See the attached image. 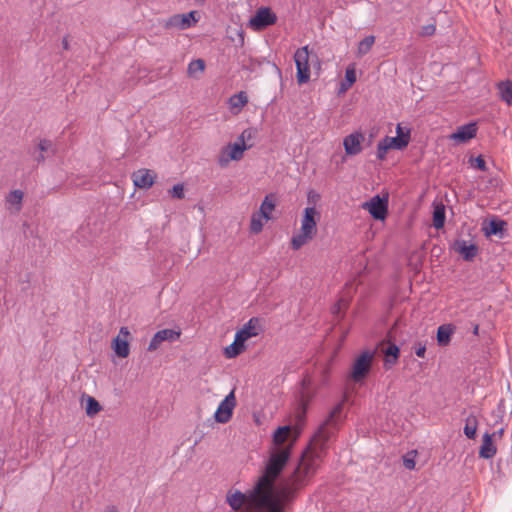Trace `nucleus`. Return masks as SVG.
<instances>
[{
  "label": "nucleus",
  "instance_id": "1",
  "mask_svg": "<svg viewBox=\"0 0 512 512\" xmlns=\"http://www.w3.org/2000/svg\"><path fill=\"white\" fill-rule=\"evenodd\" d=\"M307 405L308 402L302 399L295 415V424L278 427L274 432L275 447L254 487L248 493L228 492L227 502L233 510L245 507L254 512H284V505L292 502L298 491L308 485L320 466L327 442L339 428L343 403H338L331 410L302 453L297 466L276 487V481L290 458L291 447L285 443L294 442L299 437L305 424Z\"/></svg>",
  "mask_w": 512,
  "mask_h": 512
},
{
  "label": "nucleus",
  "instance_id": "2",
  "mask_svg": "<svg viewBox=\"0 0 512 512\" xmlns=\"http://www.w3.org/2000/svg\"><path fill=\"white\" fill-rule=\"evenodd\" d=\"M319 218L320 214L315 207L305 208L300 233L291 239L292 249L298 250L314 238L317 233V221Z\"/></svg>",
  "mask_w": 512,
  "mask_h": 512
},
{
  "label": "nucleus",
  "instance_id": "3",
  "mask_svg": "<svg viewBox=\"0 0 512 512\" xmlns=\"http://www.w3.org/2000/svg\"><path fill=\"white\" fill-rule=\"evenodd\" d=\"M374 356L375 352L365 350L361 352V354L358 357H356L352 364L350 373V378L354 382H362L367 377L371 370Z\"/></svg>",
  "mask_w": 512,
  "mask_h": 512
},
{
  "label": "nucleus",
  "instance_id": "4",
  "mask_svg": "<svg viewBox=\"0 0 512 512\" xmlns=\"http://www.w3.org/2000/svg\"><path fill=\"white\" fill-rule=\"evenodd\" d=\"M311 58H317V56L311 55L308 46L298 48L294 54V61L296 64V78L299 84H305L310 80V65L309 61Z\"/></svg>",
  "mask_w": 512,
  "mask_h": 512
},
{
  "label": "nucleus",
  "instance_id": "5",
  "mask_svg": "<svg viewBox=\"0 0 512 512\" xmlns=\"http://www.w3.org/2000/svg\"><path fill=\"white\" fill-rule=\"evenodd\" d=\"M200 19L198 11H190L185 14H176L167 19L164 23L165 29L186 30L192 28Z\"/></svg>",
  "mask_w": 512,
  "mask_h": 512
},
{
  "label": "nucleus",
  "instance_id": "6",
  "mask_svg": "<svg viewBox=\"0 0 512 512\" xmlns=\"http://www.w3.org/2000/svg\"><path fill=\"white\" fill-rule=\"evenodd\" d=\"M252 143L243 144L239 140L233 144H228L222 149L221 155L219 156L218 163L221 167L226 166L230 160L238 161L243 157L245 150L252 147Z\"/></svg>",
  "mask_w": 512,
  "mask_h": 512
},
{
  "label": "nucleus",
  "instance_id": "7",
  "mask_svg": "<svg viewBox=\"0 0 512 512\" xmlns=\"http://www.w3.org/2000/svg\"><path fill=\"white\" fill-rule=\"evenodd\" d=\"M277 20L275 13L268 7L259 8L255 15L250 18L248 27L253 30H262L274 24Z\"/></svg>",
  "mask_w": 512,
  "mask_h": 512
},
{
  "label": "nucleus",
  "instance_id": "8",
  "mask_svg": "<svg viewBox=\"0 0 512 512\" xmlns=\"http://www.w3.org/2000/svg\"><path fill=\"white\" fill-rule=\"evenodd\" d=\"M236 406V398L234 391H231L223 401L219 404L216 412H215V420L218 423L225 424L227 423L233 414V410Z\"/></svg>",
  "mask_w": 512,
  "mask_h": 512
},
{
  "label": "nucleus",
  "instance_id": "9",
  "mask_svg": "<svg viewBox=\"0 0 512 512\" xmlns=\"http://www.w3.org/2000/svg\"><path fill=\"white\" fill-rule=\"evenodd\" d=\"M362 207L366 209L374 219L384 220L387 215L388 200L387 198H381L379 195H376L372 197L370 201L365 202Z\"/></svg>",
  "mask_w": 512,
  "mask_h": 512
},
{
  "label": "nucleus",
  "instance_id": "10",
  "mask_svg": "<svg viewBox=\"0 0 512 512\" xmlns=\"http://www.w3.org/2000/svg\"><path fill=\"white\" fill-rule=\"evenodd\" d=\"M180 337V332L173 329H162L156 332L151 339L148 351H155L164 341H175Z\"/></svg>",
  "mask_w": 512,
  "mask_h": 512
},
{
  "label": "nucleus",
  "instance_id": "11",
  "mask_svg": "<svg viewBox=\"0 0 512 512\" xmlns=\"http://www.w3.org/2000/svg\"><path fill=\"white\" fill-rule=\"evenodd\" d=\"M262 330L261 319L253 317L236 333V336L245 342L249 338L259 335Z\"/></svg>",
  "mask_w": 512,
  "mask_h": 512
},
{
  "label": "nucleus",
  "instance_id": "12",
  "mask_svg": "<svg viewBox=\"0 0 512 512\" xmlns=\"http://www.w3.org/2000/svg\"><path fill=\"white\" fill-rule=\"evenodd\" d=\"M364 135L360 132L352 133L344 138L343 145L347 155H357L362 151L361 142Z\"/></svg>",
  "mask_w": 512,
  "mask_h": 512
},
{
  "label": "nucleus",
  "instance_id": "13",
  "mask_svg": "<svg viewBox=\"0 0 512 512\" xmlns=\"http://www.w3.org/2000/svg\"><path fill=\"white\" fill-rule=\"evenodd\" d=\"M134 185L138 188H150L155 179V174L148 169H139L132 174Z\"/></svg>",
  "mask_w": 512,
  "mask_h": 512
},
{
  "label": "nucleus",
  "instance_id": "14",
  "mask_svg": "<svg viewBox=\"0 0 512 512\" xmlns=\"http://www.w3.org/2000/svg\"><path fill=\"white\" fill-rule=\"evenodd\" d=\"M454 250L459 253L465 261H472L477 253L478 246L475 244H467L465 240L458 239L454 242Z\"/></svg>",
  "mask_w": 512,
  "mask_h": 512
},
{
  "label": "nucleus",
  "instance_id": "15",
  "mask_svg": "<svg viewBox=\"0 0 512 512\" xmlns=\"http://www.w3.org/2000/svg\"><path fill=\"white\" fill-rule=\"evenodd\" d=\"M47 152L55 154L56 149L54 148L53 142L49 139H40L37 147L29 153L33 155L35 157V161L40 164L45 161L44 153Z\"/></svg>",
  "mask_w": 512,
  "mask_h": 512
},
{
  "label": "nucleus",
  "instance_id": "16",
  "mask_svg": "<svg viewBox=\"0 0 512 512\" xmlns=\"http://www.w3.org/2000/svg\"><path fill=\"white\" fill-rule=\"evenodd\" d=\"M477 133V126L475 123H469L463 125L457 129L455 133H453L450 137L453 140L459 142H467L468 140L474 138Z\"/></svg>",
  "mask_w": 512,
  "mask_h": 512
},
{
  "label": "nucleus",
  "instance_id": "17",
  "mask_svg": "<svg viewBox=\"0 0 512 512\" xmlns=\"http://www.w3.org/2000/svg\"><path fill=\"white\" fill-rule=\"evenodd\" d=\"M493 435L485 433L479 449V456L484 459H490L496 454V447L492 440Z\"/></svg>",
  "mask_w": 512,
  "mask_h": 512
},
{
  "label": "nucleus",
  "instance_id": "18",
  "mask_svg": "<svg viewBox=\"0 0 512 512\" xmlns=\"http://www.w3.org/2000/svg\"><path fill=\"white\" fill-rule=\"evenodd\" d=\"M275 206H276L275 195L268 194L265 196L263 202L261 203L260 210L258 212L264 216L265 220H270L271 212L275 209Z\"/></svg>",
  "mask_w": 512,
  "mask_h": 512
},
{
  "label": "nucleus",
  "instance_id": "19",
  "mask_svg": "<svg viewBox=\"0 0 512 512\" xmlns=\"http://www.w3.org/2000/svg\"><path fill=\"white\" fill-rule=\"evenodd\" d=\"M497 89H498L500 98L505 103L512 106V81L506 80V81L499 82L497 84Z\"/></svg>",
  "mask_w": 512,
  "mask_h": 512
},
{
  "label": "nucleus",
  "instance_id": "20",
  "mask_svg": "<svg viewBox=\"0 0 512 512\" xmlns=\"http://www.w3.org/2000/svg\"><path fill=\"white\" fill-rule=\"evenodd\" d=\"M206 67L203 59H196L189 63L187 68V75L190 78L199 79L200 75L204 72Z\"/></svg>",
  "mask_w": 512,
  "mask_h": 512
},
{
  "label": "nucleus",
  "instance_id": "21",
  "mask_svg": "<svg viewBox=\"0 0 512 512\" xmlns=\"http://www.w3.org/2000/svg\"><path fill=\"white\" fill-rule=\"evenodd\" d=\"M245 342L239 340L235 335V340L232 344L227 346L224 350V354L227 358H235L245 350Z\"/></svg>",
  "mask_w": 512,
  "mask_h": 512
},
{
  "label": "nucleus",
  "instance_id": "22",
  "mask_svg": "<svg viewBox=\"0 0 512 512\" xmlns=\"http://www.w3.org/2000/svg\"><path fill=\"white\" fill-rule=\"evenodd\" d=\"M453 331L454 329L450 324H444L439 326L437 329L438 344L441 346L447 345L451 340V335L453 334Z\"/></svg>",
  "mask_w": 512,
  "mask_h": 512
},
{
  "label": "nucleus",
  "instance_id": "23",
  "mask_svg": "<svg viewBox=\"0 0 512 512\" xmlns=\"http://www.w3.org/2000/svg\"><path fill=\"white\" fill-rule=\"evenodd\" d=\"M112 347L118 357L126 358L129 355L128 341L120 336L114 338Z\"/></svg>",
  "mask_w": 512,
  "mask_h": 512
},
{
  "label": "nucleus",
  "instance_id": "24",
  "mask_svg": "<svg viewBox=\"0 0 512 512\" xmlns=\"http://www.w3.org/2000/svg\"><path fill=\"white\" fill-rule=\"evenodd\" d=\"M445 218V206L443 204L436 205L433 211V226L436 229L443 228L445 224Z\"/></svg>",
  "mask_w": 512,
  "mask_h": 512
},
{
  "label": "nucleus",
  "instance_id": "25",
  "mask_svg": "<svg viewBox=\"0 0 512 512\" xmlns=\"http://www.w3.org/2000/svg\"><path fill=\"white\" fill-rule=\"evenodd\" d=\"M506 225V222L501 219H493L490 221L489 226L485 228V235H499L502 237L503 229Z\"/></svg>",
  "mask_w": 512,
  "mask_h": 512
},
{
  "label": "nucleus",
  "instance_id": "26",
  "mask_svg": "<svg viewBox=\"0 0 512 512\" xmlns=\"http://www.w3.org/2000/svg\"><path fill=\"white\" fill-rule=\"evenodd\" d=\"M478 420L475 415H469L465 420L464 434L469 439H474L476 436Z\"/></svg>",
  "mask_w": 512,
  "mask_h": 512
},
{
  "label": "nucleus",
  "instance_id": "27",
  "mask_svg": "<svg viewBox=\"0 0 512 512\" xmlns=\"http://www.w3.org/2000/svg\"><path fill=\"white\" fill-rule=\"evenodd\" d=\"M23 196L24 194L21 190H13L7 195L6 201L10 205L15 206V211L19 212L22 207Z\"/></svg>",
  "mask_w": 512,
  "mask_h": 512
},
{
  "label": "nucleus",
  "instance_id": "28",
  "mask_svg": "<svg viewBox=\"0 0 512 512\" xmlns=\"http://www.w3.org/2000/svg\"><path fill=\"white\" fill-rule=\"evenodd\" d=\"M410 140L409 131L406 132V135H400L396 137H390L389 141L391 143L392 149L402 150L407 147Z\"/></svg>",
  "mask_w": 512,
  "mask_h": 512
},
{
  "label": "nucleus",
  "instance_id": "29",
  "mask_svg": "<svg viewBox=\"0 0 512 512\" xmlns=\"http://www.w3.org/2000/svg\"><path fill=\"white\" fill-rule=\"evenodd\" d=\"M101 409H102L101 405L94 397L87 396L85 410H86V414L89 417L95 416L98 412L101 411Z\"/></svg>",
  "mask_w": 512,
  "mask_h": 512
},
{
  "label": "nucleus",
  "instance_id": "30",
  "mask_svg": "<svg viewBox=\"0 0 512 512\" xmlns=\"http://www.w3.org/2000/svg\"><path fill=\"white\" fill-rule=\"evenodd\" d=\"M400 353V349L395 344H389V346L384 350V354L386 356V363L391 365L395 364L398 360Z\"/></svg>",
  "mask_w": 512,
  "mask_h": 512
},
{
  "label": "nucleus",
  "instance_id": "31",
  "mask_svg": "<svg viewBox=\"0 0 512 512\" xmlns=\"http://www.w3.org/2000/svg\"><path fill=\"white\" fill-rule=\"evenodd\" d=\"M374 42L375 37L373 35L365 37L358 45L357 56L362 57L363 55L367 54Z\"/></svg>",
  "mask_w": 512,
  "mask_h": 512
},
{
  "label": "nucleus",
  "instance_id": "32",
  "mask_svg": "<svg viewBox=\"0 0 512 512\" xmlns=\"http://www.w3.org/2000/svg\"><path fill=\"white\" fill-rule=\"evenodd\" d=\"M230 105L232 108H238V109H241L243 108L247 102H248V97H247V94L244 92V91H241L235 95H233L230 100Z\"/></svg>",
  "mask_w": 512,
  "mask_h": 512
},
{
  "label": "nucleus",
  "instance_id": "33",
  "mask_svg": "<svg viewBox=\"0 0 512 512\" xmlns=\"http://www.w3.org/2000/svg\"><path fill=\"white\" fill-rule=\"evenodd\" d=\"M264 216L259 212L253 213L251 217L250 230L252 233L258 234L263 229V220Z\"/></svg>",
  "mask_w": 512,
  "mask_h": 512
},
{
  "label": "nucleus",
  "instance_id": "34",
  "mask_svg": "<svg viewBox=\"0 0 512 512\" xmlns=\"http://www.w3.org/2000/svg\"><path fill=\"white\" fill-rule=\"evenodd\" d=\"M416 455H417V451L416 450H412V451L407 452L403 456V465H404V467L406 469L412 470V469L415 468V465H416V462H415Z\"/></svg>",
  "mask_w": 512,
  "mask_h": 512
},
{
  "label": "nucleus",
  "instance_id": "35",
  "mask_svg": "<svg viewBox=\"0 0 512 512\" xmlns=\"http://www.w3.org/2000/svg\"><path fill=\"white\" fill-rule=\"evenodd\" d=\"M256 135V130L253 128L245 129L241 135L238 137V140L243 144H248L250 140H252Z\"/></svg>",
  "mask_w": 512,
  "mask_h": 512
},
{
  "label": "nucleus",
  "instance_id": "36",
  "mask_svg": "<svg viewBox=\"0 0 512 512\" xmlns=\"http://www.w3.org/2000/svg\"><path fill=\"white\" fill-rule=\"evenodd\" d=\"M470 164L476 168V169H479L480 171H486L487 170V166H486V162L484 160V158L479 155L475 158H470Z\"/></svg>",
  "mask_w": 512,
  "mask_h": 512
},
{
  "label": "nucleus",
  "instance_id": "37",
  "mask_svg": "<svg viewBox=\"0 0 512 512\" xmlns=\"http://www.w3.org/2000/svg\"><path fill=\"white\" fill-rule=\"evenodd\" d=\"M347 86H352L356 81V72L353 66H348L345 72Z\"/></svg>",
  "mask_w": 512,
  "mask_h": 512
},
{
  "label": "nucleus",
  "instance_id": "38",
  "mask_svg": "<svg viewBox=\"0 0 512 512\" xmlns=\"http://www.w3.org/2000/svg\"><path fill=\"white\" fill-rule=\"evenodd\" d=\"M170 195L176 199L184 198V187L182 184H176L169 191Z\"/></svg>",
  "mask_w": 512,
  "mask_h": 512
},
{
  "label": "nucleus",
  "instance_id": "39",
  "mask_svg": "<svg viewBox=\"0 0 512 512\" xmlns=\"http://www.w3.org/2000/svg\"><path fill=\"white\" fill-rule=\"evenodd\" d=\"M388 150L389 149L387 148V146H382V145L378 144L377 145V158L379 160H384Z\"/></svg>",
  "mask_w": 512,
  "mask_h": 512
},
{
  "label": "nucleus",
  "instance_id": "40",
  "mask_svg": "<svg viewBox=\"0 0 512 512\" xmlns=\"http://www.w3.org/2000/svg\"><path fill=\"white\" fill-rule=\"evenodd\" d=\"M341 306L340 304H334L333 307L331 308V312L332 314L334 315V317L338 318V320L342 319L343 315H341Z\"/></svg>",
  "mask_w": 512,
  "mask_h": 512
},
{
  "label": "nucleus",
  "instance_id": "41",
  "mask_svg": "<svg viewBox=\"0 0 512 512\" xmlns=\"http://www.w3.org/2000/svg\"><path fill=\"white\" fill-rule=\"evenodd\" d=\"M425 352H426V347L424 345H421L420 343L418 344V347L416 348L415 350V354L418 356V357H421L423 358L425 356Z\"/></svg>",
  "mask_w": 512,
  "mask_h": 512
},
{
  "label": "nucleus",
  "instance_id": "42",
  "mask_svg": "<svg viewBox=\"0 0 512 512\" xmlns=\"http://www.w3.org/2000/svg\"><path fill=\"white\" fill-rule=\"evenodd\" d=\"M337 304H340L342 309H346L349 306V299L342 297L337 301Z\"/></svg>",
  "mask_w": 512,
  "mask_h": 512
},
{
  "label": "nucleus",
  "instance_id": "43",
  "mask_svg": "<svg viewBox=\"0 0 512 512\" xmlns=\"http://www.w3.org/2000/svg\"><path fill=\"white\" fill-rule=\"evenodd\" d=\"M389 139H390V137L386 136L378 144H380L382 146H387L388 149H392L391 148V143H390Z\"/></svg>",
  "mask_w": 512,
  "mask_h": 512
},
{
  "label": "nucleus",
  "instance_id": "44",
  "mask_svg": "<svg viewBox=\"0 0 512 512\" xmlns=\"http://www.w3.org/2000/svg\"><path fill=\"white\" fill-rule=\"evenodd\" d=\"M121 335H122V336H124V337H127V336H129V335H130V332H129V330H128V328H127V327H121V328H120V331H119V335H118V336H121Z\"/></svg>",
  "mask_w": 512,
  "mask_h": 512
},
{
  "label": "nucleus",
  "instance_id": "45",
  "mask_svg": "<svg viewBox=\"0 0 512 512\" xmlns=\"http://www.w3.org/2000/svg\"><path fill=\"white\" fill-rule=\"evenodd\" d=\"M396 132H397V136L406 135V133L403 132V130L399 124L397 125Z\"/></svg>",
  "mask_w": 512,
  "mask_h": 512
},
{
  "label": "nucleus",
  "instance_id": "46",
  "mask_svg": "<svg viewBox=\"0 0 512 512\" xmlns=\"http://www.w3.org/2000/svg\"><path fill=\"white\" fill-rule=\"evenodd\" d=\"M350 87H351V86H347L346 81H343V82L341 83V91H346V90H348Z\"/></svg>",
  "mask_w": 512,
  "mask_h": 512
},
{
  "label": "nucleus",
  "instance_id": "47",
  "mask_svg": "<svg viewBox=\"0 0 512 512\" xmlns=\"http://www.w3.org/2000/svg\"><path fill=\"white\" fill-rule=\"evenodd\" d=\"M473 334L478 335L479 334V325L475 324L473 327Z\"/></svg>",
  "mask_w": 512,
  "mask_h": 512
},
{
  "label": "nucleus",
  "instance_id": "48",
  "mask_svg": "<svg viewBox=\"0 0 512 512\" xmlns=\"http://www.w3.org/2000/svg\"><path fill=\"white\" fill-rule=\"evenodd\" d=\"M62 44H63V48H64V49H68V40H67V37L63 38Z\"/></svg>",
  "mask_w": 512,
  "mask_h": 512
},
{
  "label": "nucleus",
  "instance_id": "49",
  "mask_svg": "<svg viewBox=\"0 0 512 512\" xmlns=\"http://www.w3.org/2000/svg\"><path fill=\"white\" fill-rule=\"evenodd\" d=\"M503 432H504V430L500 429L499 431L493 433L492 435L494 436V435L498 434L499 436H501L503 434Z\"/></svg>",
  "mask_w": 512,
  "mask_h": 512
},
{
  "label": "nucleus",
  "instance_id": "50",
  "mask_svg": "<svg viewBox=\"0 0 512 512\" xmlns=\"http://www.w3.org/2000/svg\"><path fill=\"white\" fill-rule=\"evenodd\" d=\"M238 35L241 37V40L243 41V34L239 33Z\"/></svg>",
  "mask_w": 512,
  "mask_h": 512
},
{
  "label": "nucleus",
  "instance_id": "51",
  "mask_svg": "<svg viewBox=\"0 0 512 512\" xmlns=\"http://www.w3.org/2000/svg\"><path fill=\"white\" fill-rule=\"evenodd\" d=\"M111 512H117V511H116V509L113 507V508L111 509Z\"/></svg>",
  "mask_w": 512,
  "mask_h": 512
}]
</instances>
